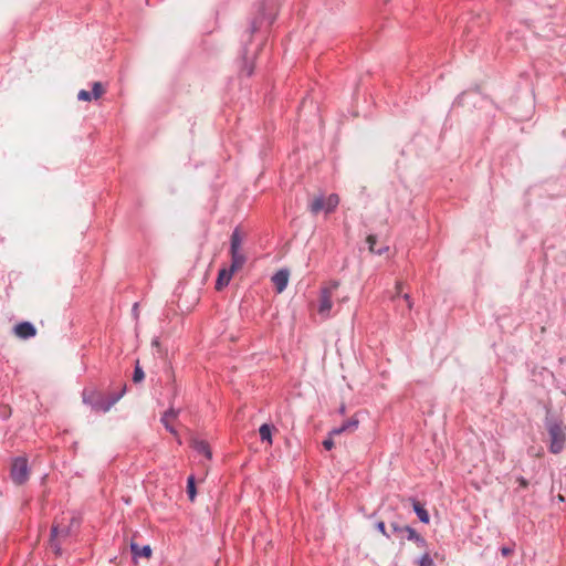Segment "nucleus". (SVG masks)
<instances>
[{
    "label": "nucleus",
    "mask_w": 566,
    "mask_h": 566,
    "mask_svg": "<svg viewBox=\"0 0 566 566\" xmlns=\"http://www.w3.org/2000/svg\"><path fill=\"white\" fill-rule=\"evenodd\" d=\"M78 525L80 521L73 516L69 525L57 524L52 526L50 545L55 554H61V542L70 537Z\"/></svg>",
    "instance_id": "nucleus-1"
},
{
    "label": "nucleus",
    "mask_w": 566,
    "mask_h": 566,
    "mask_svg": "<svg viewBox=\"0 0 566 566\" xmlns=\"http://www.w3.org/2000/svg\"><path fill=\"white\" fill-rule=\"evenodd\" d=\"M546 428L549 436V451L554 454L562 452L566 441L565 428L559 421L548 420Z\"/></svg>",
    "instance_id": "nucleus-2"
},
{
    "label": "nucleus",
    "mask_w": 566,
    "mask_h": 566,
    "mask_svg": "<svg viewBox=\"0 0 566 566\" xmlns=\"http://www.w3.org/2000/svg\"><path fill=\"white\" fill-rule=\"evenodd\" d=\"M242 243L243 237L239 228H235L232 231L231 240H230V254H231V264L230 266L234 270H239L243 266L247 261L244 253L242 252Z\"/></svg>",
    "instance_id": "nucleus-3"
},
{
    "label": "nucleus",
    "mask_w": 566,
    "mask_h": 566,
    "mask_svg": "<svg viewBox=\"0 0 566 566\" xmlns=\"http://www.w3.org/2000/svg\"><path fill=\"white\" fill-rule=\"evenodd\" d=\"M125 391L126 385L123 386L119 392L112 394L107 400H94V392L88 394L87 391H84L83 401L87 405H91L96 410L106 412L124 396Z\"/></svg>",
    "instance_id": "nucleus-4"
},
{
    "label": "nucleus",
    "mask_w": 566,
    "mask_h": 566,
    "mask_svg": "<svg viewBox=\"0 0 566 566\" xmlns=\"http://www.w3.org/2000/svg\"><path fill=\"white\" fill-rule=\"evenodd\" d=\"M339 203V198L336 193L329 195L327 198L319 196L313 199L308 206L310 211L313 214H317L321 211L326 213L333 212Z\"/></svg>",
    "instance_id": "nucleus-5"
},
{
    "label": "nucleus",
    "mask_w": 566,
    "mask_h": 566,
    "mask_svg": "<svg viewBox=\"0 0 566 566\" xmlns=\"http://www.w3.org/2000/svg\"><path fill=\"white\" fill-rule=\"evenodd\" d=\"M11 478L17 484H23L29 479V465L25 458L14 459L11 467Z\"/></svg>",
    "instance_id": "nucleus-6"
},
{
    "label": "nucleus",
    "mask_w": 566,
    "mask_h": 566,
    "mask_svg": "<svg viewBox=\"0 0 566 566\" xmlns=\"http://www.w3.org/2000/svg\"><path fill=\"white\" fill-rule=\"evenodd\" d=\"M331 289H321L317 312L322 318H329L333 307Z\"/></svg>",
    "instance_id": "nucleus-7"
},
{
    "label": "nucleus",
    "mask_w": 566,
    "mask_h": 566,
    "mask_svg": "<svg viewBox=\"0 0 566 566\" xmlns=\"http://www.w3.org/2000/svg\"><path fill=\"white\" fill-rule=\"evenodd\" d=\"M14 334L21 339H28L35 336L36 329L33 324L21 322L14 326Z\"/></svg>",
    "instance_id": "nucleus-8"
},
{
    "label": "nucleus",
    "mask_w": 566,
    "mask_h": 566,
    "mask_svg": "<svg viewBox=\"0 0 566 566\" xmlns=\"http://www.w3.org/2000/svg\"><path fill=\"white\" fill-rule=\"evenodd\" d=\"M290 272L286 269L279 270L273 276L272 282L277 293H282L289 283Z\"/></svg>",
    "instance_id": "nucleus-9"
},
{
    "label": "nucleus",
    "mask_w": 566,
    "mask_h": 566,
    "mask_svg": "<svg viewBox=\"0 0 566 566\" xmlns=\"http://www.w3.org/2000/svg\"><path fill=\"white\" fill-rule=\"evenodd\" d=\"M235 271L237 270L231 266L229 269H221L216 281V289L221 291L223 287H226L231 281Z\"/></svg>",
    "instance_id": "nucleus-10"
},
{
    "label": "nucleus",
    "mask_w": 566,
    "mask_h": 566,
    "mask_svg": "<svg viewBox=\"0 0 566 566\" xmlns=\"http://www.w3.org/2000/svg\"><path fill=\"white\" fill-rule=\"evenodd\" d=\"M359 421L356 418H350L344 423H342L339 427L334 428L329 434L331 436H338L344 432H354L358 428Z\"/></svg>",
    "instance_id": "nucleus-11"
},
{
    "label": "nucleus",
    "mask_w": 566,
    "mask_h": 566,
    "mask_svg": "<svg viewBox=\"0 0 566 566\" xmlns=\"http://www.w3.org/2000/svg\"><path fill=\"white\" fill-rule=\"evenodd\" d=\"M193 450L199 454H202L206 459L210 460L212 457V452L210 450L209 444L203 440L195 439L191 443Z\"/></svg>",
    "instance_id": "nucleus-12"
},
{
    "label": "nucleus",
    "mask_w": 566,
    "mask_h": 566,
    "mask_svg": "<svg viewBox=\"0 0 566 566\" xmlns=\"http://www.w3.org/2000/svg\"><path fill=\"white\" fill-rule=\"evenodd\" d=\"M405 531L407 539L412 541L420 548L427 547V541L424 539V537L418 534L415 528L408 527L405 528Z\"/></svg>",
    "instance_id": "nucleus-13"
},
{
    "label": "nucleus",
    "mask_w": 566,
    "mask_h": 566,
    "mask_svg": "<svg viewBox=\"0 0 566 566\" xmlns=\"http://www.w3.org/2000/svg\"><path fill=\"white\" fill-rule=\"evenodd\" d=\"M412 507L419 521L424 524H428L430 521V516L427 510L416 500H412Z\"/></svg>",
    "instance_id": "nucleus-14"
},
{
    "label": "nucleus",
    "mask_w": 566,
    "mask_h": 566,
    "mask_svg": "<svg viewBox=\"0 0 566 566\" xmlns=\"http://www.w3.org/2000/svg\"><path fill=\"white\" fill-rule=\"evenodd\" d=\"M130 551L134 555V557H146L149 558L151 556V548L149 545H145L143 547H139L138 544L132 543L130 544Z\"/></svg>",
    "instance_id": "nucleus-15"
},
{
    "label": "nucleus",
    "mask_w": 566,
    "mask_h": 566,
    "mask_svg": "<svg viewBox=\"0 0 566 566\" xmlns=\"http://www.w3.org/2000/svg\"><path fill=\"white\" fill-rule=\"evenodd\" d=\"M272 430H273V427L268 424V423H263L260 429H259V432H260V438L262 441H266L268 443H272Z\"/></svg>",
    "instance_id": "nucleus-16"
},
{
    "label": "nucleus",
    "mask_w": 566,
    "mask_h": 566,
    "mask_svg": "<svg viewBox=\"0 0 566 566\" xmlns=\"http://www.w3.org/2000/svg\"><path fill=\"white\" fill-rule=\"evenodd\" d=\"M253 62H249L247 57V52H244L243 60H242V66L240 69V73L244 74L245 76H251L253 73Z\"/></svg>",
    "instance_id": "nucleus-17"
},
{
    "label": "nucleus",
    "mask_w": 566,
    "mask_h": 566,
    "mask_svg": "<svg viewBox=\"0 0 566 566\" xmlns=\"http://www.w3.org/2000/svg\"><path fill=\"white\" fill-rule=\"evenodd\" d=\"M187 493L190 501H193L196 497V485L193 475H190L187 480Z\"/></svg>",
    "instance_id": "nucleus-18"
},
{
    "label": "nucleus",
    "mask_w": 566,
    "mask_h": 566,
    "mask_svg": "<svg viewBox=\"0 0 566 566\" xmlns=\"http://www.w3.org/2000/svg\"><path fill=\"white\" fill-rule=\"evenodd\" d=\"M367 243H368V248H369L370 252L376 253L378 255L382 254L387 250V248L378 249V250L375 248V245H376V237L375 235H368Z\"/></svg>",
    "instance_id": "nucleus-19"
},
{
    "label": "nucleus",
    "mask_w": 566,
    "mask_h": 566,
    "mask_svg": "<svg viewBox=\"0 0 566 566\" xmlns=\"http://www.w3.org/2000/svg\"><path fill=\"white\" fill-rule=\"evenodd\" d=\"M179 415V410L175 409V408H169L161 417L160 421L161 422H166V420L168 421H172L175 420Z\"/></svg>",
    "instance_id": "nucleus-20"
},
{
    "label": "nucleus",
    "mask_w": 566,
    "mask_h": 566,
    "mask_svg": "<svg viewBox=\"0 0 566 566\" xmlns=\"http://www.w3.org/2000/svg\"><path fill=\"white\" fill-rule=\"evenodd\" d=\"M418 565L419 566H434V562L429 553H424L418 559Z\"/></svg>",
    "instance_id": "nucleus-21"
},
{
    "label": "nucleus",
    "mask_w": 566,
    "mask_h": 566,
    "mask_svg": "<svg viewBox=\"0 0 566 566\" xmlns=\"http://www.w3.org/2000/svg\"><path fill=\"white\" fill-rule=\"evenodd\" d=\"M144 378H145L144 370H143V368L139 366V364L137 363V365L135 366V369H134V374H133V381H134V382H139V381H142Z\"/></svg>",
    "instance_id": "nucleus-22"
},
{
    "label": "nucleus",
    "mask_w": 566,
    "mask_h": 566,
    "mask_svg": "<svg viewBox=\"0 0 566 566\" xmlns=\"http://www.w3.org/2000/svg\"><path fill=\"white\" fill-rule=\"evenodd\" d=\"M92 98H99L103 94V87H102V84L99 82H95L93 84V91H92Z\"/></svg>",
    "instance_id": "nucleus-23"
},
{
    "label": "nucleus",
    "mask_w": 566,
    "mask_h": 566,
    "mask_svg": "<svg viewBox=\"0 0 566 566\" xmlns=\"http://www.w3.org/2000/svg\"><path fill=\"white\" fill-rule=\"evenodd\" d=\"M77 99L78 101H84V102H90L92 101V94L88 92V91H85V90H81L77 94Z\"/></svg>",
    "instance_id": "nucleus-24"
},
{
    "label": "nucleus",
    "mask_w": 566,
    "mask_h": 566,
    "mask_svg": "<svg viewBox=\"0 0 566 566\" xmlns=\"http://www.w3.org/2000/svg\"><path fill=\"white\" fill-rule=\"evenodd\" d=\"M409 526H399L398 524L394 523L391 524V530L397 535H406L405 528H408Z\"/></svg>",
    "instance_id": "nucleus-25"
},
{
    "label": "nucleus",
    "mask_w": 566,
    "mask_h": 566,
    "mask_svg": "<svg viewBox=\"0 0 566 566\" xmlns=\"http://www.w3.org/2000/svg\"><path fill=\"white\" fill-rule=\"evenodd\" d=\"M376 528L384 535L386 536L387 538L390 537V535L387 533L386 531V525L382 521H379L376 523Z\"/></svg>",
    "instance_id": "nucleus-26"
},
{
    "label": "nucleus",
    "mask_w": 566,
    "mask_h": 566,
    "mask_svg": "<svg viewBox=\"0 0 566 566\" xmlns=\"http://www.w3.org/2000/svg\"><path fill=\"white\" fill-rule=\"evenodd\" d=\"M161 423L165 426L166 430H168L174 436H177V431H176L175 427L171 424V421L166 420V422H161Z\"/></svg>",
    "instance_id": "nucleus-27"
},
{
    "label": "nucleus",
    "mask_w": 566,
    "mask_h": 566,
    "mask_svg": "<svg viewBox=\"0 0 566 566\" xmlns=\"http://www.w3.org/2000/svg\"><path fill=\"white\" fill-rule=\"evenodd\" d=\"M323 446L326 450H331L333 447H334V442H333V439H332V436L329 434V438L325 439L323 441Z\"/></svg>",
    "instance_id": "nucleus-28"
},
{
    "label": "nucleus",
    "mask_w": 566,
    "mask_h": 566,
    "mask_svg": "<svg viewBox=\"0 0 566 566\" xmlns=\"http://www.w3.org/2000/svg\"><path fill=\"white\" fill-rule=\"evenodd\" d=\"M339 286V282L338 281H331L329 284L327 286H325L324 289H331V295L333 296V292Z\"/></svg>",
    "instance_id": "nucleus-29"
},
{
    "label": "nucleus",
    "mask_w": 566,
    "mask_h": 566,
    "mask_svg": "<svg viewBox=\"0 0 566 566\" xmlns=\"http://www.w3.org/2000/svg\"><path fill=\"white\" fill-rule=\"evenodd\" d=\"M512 552H513V549H512V548H510V547H506V546H504V547H502V548H501V554H502L503 556H509V555H511V554H512Z\"/></svg>",
    "instance_id": "nucleus-30"
},
{
    "label": "nucleus",
    "mask_w": 566,
    "mask_h": 566,
    "mask_svg": "<svg viewBox=\"0 0 566 566\" xmlns=\"http://www.w3.org/2000/svg\"><path fill=\"white\" fill-rule=\"evenodd\" d=\"M403 298L407 301L408 308L410 310L412 307V301L410 298L409 294H403Z\"/></svg>",
    "instance_id": "nucleus-31"
},
{
    "label": "nucleus",
    "mask_w": 566,
    "mask_h": 566,
    "mask_svg": "<svg viewBox=\"0 0 566 566\" xmlns=\"http://www.w3.org/2000/svg\"><path fill=\"white\" fill-rule=\"evenodd\" d=\"M256 30H258V27L255 25V23H253L251 27L250 33H254Z\"/></svg>",
    "instance_id": "nucleus-32"
},
{
    "label": "nucleus",
    "mask_w": 566,
    "mask_h": 566,
    "mask_svg": "<svg viewBox=\"0 0 566 566\" xmlns=\"http://www.w3.org/2000/svg\"><path fill=\"white\" fill-rule=\"evenodd\" d=\"M158 344H159L158 338H155V339L153 340V345L158 346Z\"/></svg>",
    "instance_id": "nucleus-33"
},
{
    "label": "nucleus",
    "mask_w": 566,
    "mask_h": 566,
    "mask_svg": "<svg viewBox=\"0 0 566 566\" xmlns=\"http://www.w3.org/2000/svg\"><path fill=\"white\" fill-rule=\"evenodd\" d=\"M339 412L340 413H345V407L344 406L340 407Z\"/></svg>",
    "instance_id": "nucleus-34"
},
{
    "label": "nucleus",
    "mask_w": 566,
    "mask_h": 566,
    "mask_svg": "<svg viewBox=\"0 0 566 566\" xmlns=\"http://www.w3.org/2000/svg\"><path fill=\"white\" fill-rule=\"evenodd\" d=\"M396 287H397V293H399L400 292V284L398 283Z\"/></svg>",
    "instance_id": "nucleus-35"
}]
</instances>
